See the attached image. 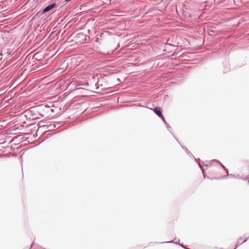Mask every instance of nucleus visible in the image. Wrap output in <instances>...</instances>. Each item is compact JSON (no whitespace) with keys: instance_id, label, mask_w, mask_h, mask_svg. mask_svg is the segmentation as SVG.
Wrapping results in <instances>:
<instances>
[{"instance_id":"f257e3e1","label":"nucleus","mask_w":249,"mask_h":249,"mask_svg":"<svg viewBox=\"0 0 249 249\" xmlns=\"http://www.w3.org/2000/svg\"><path fill=\"white\" fill-rule=\"evenodd\" d=\"M154 112L162 120H164V117L161 114L160 108L159 107H156L154 109Z\"/></svg>"},{"instance_id":"f03ea898","label":"nucleus","mask_w":249,"mask_h":249,"mask_svg":"<svg viewBox=\"0 0 249 249\" xmlns=\"http://www.w3.org/2000/svg\"><path fill=\"white\" fill-rule=\"evenodd\" d=\"M54 6V4H51L50 5L48 6L43 10V13H46L47 12L49 11Z\"/></svg>"}]
</instances>
